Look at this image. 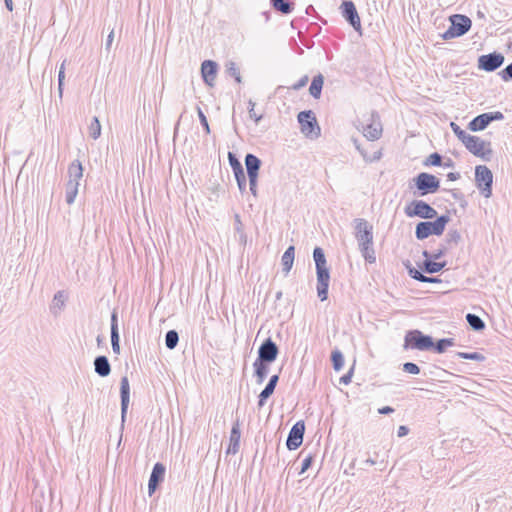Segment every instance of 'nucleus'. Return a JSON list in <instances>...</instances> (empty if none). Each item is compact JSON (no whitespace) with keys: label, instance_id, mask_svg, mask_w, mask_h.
<instances>
[{"label":"nucleus","instance_id":"7c9ffc66","mask_svg":"<svg viewBox=\"0 0 512 512\" xmlns=\"http://www.w3.org/2000/svg\"><path fill=\"white\" fill-rule=\"evenodd\" d=\"M79 183L67 181L65 188V201L68 205H72L78 194Z\"/></svg>","mask_w":512,"mask_h":512},{"label":"nucleus","instance_id":"49530a36","mask_svg":"<svg viewBox=\"0 0 512 512\" xmlns=\"http://www.w3.org/2000/svg\"><path fill=\"white\" fill-rule=\"evenodd\" d=\"M228 160H229V164L232 168V171L242 167L241 162L238 160V158L236 157V155L234 153H232V152L228 153Z\"/></svg>","mask_w":512,"mask_h":512},{"label":"nucleus","instance_id":"aec40b11","mask_svg":"<svg viewBox=\"0 0 512 512\" xmlns=\"http://www.w3.org/2000/svg\"><path fill=\"white\" fill-rule=\"evenodd\" d=\"M279 381V375H272L266 384L265 388L260 392L258 396V406H264L266 400L274 393L276 385Z\"/></svg>","mask_w":512,"mask_h":512},{"label":"nucleus","instance_id":"72a5a7b5","mask_svg":"<svg viewBox=\"0 0 512 512\" xmlns=\"http://www.w3.org/2000/svg\"><path fill=\"white\" fill-rule=\"evenodd\" d=\"M331 362L335 371H340L344 366V356L339 349H334L331 353Z\"/></svg>","mask_w":512,"mask_h":512},{"label":"nucleus","instance_id":"9d476101","mask_svg":"<svg viewBox=\"0 0 512 512\" xmlns=\"http://www.w3.org/2000/svg\"><path fill=\"white\" fill-rule=\"evenodd\" d=\"M408 217H419L422 219H433L437 217V211L423 200H413L404 209Z\"/></svg>","mask_w":512,"mask_h":512},{"label":"nucleus","instance_id":"c9c22d12","mask_svg":"<svg viewBox=\"0 0 512 512\" xmlns=\"http://www.w3.org/2000/svg\"><path fill=\"white\" fill-rule=\"evenodd\" d=\"M89 136L96 140L101 136V124L98 117H93L89 127H88Z\"/></svg>","mask_w":512,"mask_h":512},{"label":"nucleus","instance_id":"680f3d73","mask_svg":"<svg viewBox=\"0 0 512 512\" xmlns=\"http://www.w3.org/2000/svg\"><path fill=\"white\" fill-rule=\"evenodd\" d=\"M447 250V247H443L432 253L433 260H438L441 257L444 256L445 252Z\"/></svg>","mask_w":512,"mask_h":512},{"label":"nucleus","instance_id":"f3484780","mask_svg":"<svg viewBox=\"0 0 512 512\" xmlns=\"http://www.w3.org/2000/svg\"><path fill=\"white\" fill-rule=\"evenodd\" d=\"M218 71V65L215 61L205 60L201 64V74L206 85L213 87Z\"/></svg>","mask_w":512,"mask_h":512},{"label":"nucleus","instance_id":"f8f14e48","mask_svg":"<svg viewBox=\"0 0 512 512\" xmlns=\"http://www.w3.org/2000/svg\"><path fill=\"white\" fill-rule=\"evenodd\" d=\"M278 354L279 348L276 343L271 338H267L258 349L257 360L272 363L277 359Z\"/></svg>","mask_w":512,"mask_h":512},{"label":"nucleus","instance_id":"e433bc0d","mask_svg":"<svg viewBox=\"0 0 512 512\" xmlns=\"http://www.w3.org/2000/svg\"><path fill=\"white\" fill-rule=\"evenodd\" d=\"M179 342V335L176 330H169L165 335V345L168 349H174Z\"/></svg>","mask_w":512,"mask_h":512},{"label":"nucleus","instance_id":"052dcab7","mask_svg":"<svg viewBox=\"0 0 512 512\" xmlns=\"http://www.w3.org/2000/svg\"><path fill=\"white\" fill-rule=\"evenodd\" d=\"M114 40V30H111L109 35L107 36L106 43H105V50L110 51V48L112 46Z\"/></svg>","mask_w":512,"mask_h":512},{"label":"nucleus","instance_id":"0e129e2a","mask_svg":"<svg viewBox=\"0 0 512 512\" xmlns=\"http://www.w3.org/2000/svg\"><path fill=\"white\" fill-rule=\"evenodd\" d=\"M409 432V429L408 427L404 426V425H401L399 428H398V432H397V435L398 437H404L408 434Z\"/></svg>","mask_w":512,"mask_h":512},{"label":"nucleus","instance_id":"bf43d9fd","mask_svg":"<svg viewBox=\"0 0 512 512\" xmlns=\"http://www.w3.org/2000/svg\"><path fill=\"white\" fill-rule=\"evenodd\" d=\"M353 143L355 145V148L357 149V151L361 154V156L364 158V160L366 161L367 160V152L361 147L360 143L358 142L357 139H353Z\"/></svg>","mask_w":512,"mask_h":512},{"label":"nucleus","instance_id":"423d86ee","mask_svg":"<svg viewBox=\"0 0 512 512\" xmlns=\"http://www.w3.org/2000/svg\"><path fill=\"white\" fill-rule=\"evenodd\" d=\"M298 122L301 132L310 139H316L320 136L321 129L318 125L315 114L311 110L301 111L298 114Z\"/></svg>","mask_w":512,"mask_h":512},{"label":"nucleus","instance_id":"a211bd4d","mask_svg":"<svg viewBox=\"0 0 512 512\" xmlns=\"http://www.w3.org/2000/svg\"><path fill=\"white\" fill-rule=\"evenodd\" d=\"M120 398H121V421L122 425L125 422L128 406L130 402V386L129 380L123 376L120 381Z\"/></svg>","mask_w":512,"mask_h":512},{"label":"nucleus","instance_id":"864d4df0","mask_svg":"<svg viewBox=\"0 0 512 512\" xmlns=\"http://www.w3.org/2000/svg\"><path fill=\"white\" fill-rule=\"evenodd\" d=\"M488 119L490 120V123L493 121H499L504 119V115L500 111L495 112H487Z\"/></svg>","mask_w":512,"mask_h":512},{"label":"nucleus","instance_id":"ea45409f","mask_svg":"<svg viewBox=\"0 0 512 512\" xmlns=\"http://www.w3.org/2000/svg\"><path fill=\"white\" fill-rule=\"evenodd\" d=\"M226 72L228 73V75H230L231 77H234V79L236 80V82L240 83L241 82V75H240V71H239V68L236 66V64L234 62H229L227 65H226Z\"/></svg>","mask_w":512,"mask_h":512},{"label":"nucleus","instance_id":"cd10ccee","mask_svg":"<svg viewBox=\"0 0 512 512\" xmlns=\"http://www.w3.org/2000/svg\"><path fill=\"white\" fill-rule=\"evenodd\" d=\"M323 84H324V77L322 74L319 73L318 75L313 77L310 87H309V93L313 98H315V99L320 98Z\"/></svg>","mask_w":512,"mask_h":512},{"label":"nucleus","instance_id":"4be33fe9","mask_svg":"<svg viewBox=\"0 0 512 512\" xmlns=\"http://www.w3.org/2000/svg\"><path fill=\"white\" fill-rule=\"evenodd\" d=\"M94 370L100 377H107L111 373V365L106 356L100 355L94 359Z\"/></svg>","mask_w":512,"mask_h":512},{"label":"nucleus","instance_id":"338daca9","mask_svg":"<svg viewBox=\"0 0 512 512\" xmlns=\"http://www.w3.org/2000/svg\"><path fill=\"white\" fill-rule=\"evenodd\" d=\"M447 178L449 181H456L460 178V174L458 172H450L447 174Z\"/></svg>","mask_w":512,"mask_h":512},{"label":"nucleus","instance_id":"58836bf2","mask_svg":"<svg viewBox=\"0 0 512 512\" xmlns=\"http://www.w3.org/2000/svg\"><path fill=\"white\" fill-rule=\"evenodd\" d=\"M442 159L443 158L439 153L434 152L426 158V160L424 161V165L425 166H441Z\"/></svg>","mask_w":512,"mask_h":512},{"label":"nucleus","instance_id":"9b49d317","mask_svg":"<svg viewBox=\"0 0 512 512\" xmlns=\"http://www.w3.org/2000/svg\"><path fill=\"white\" fill-rule=\"evenodd\" d=\"M504 60L503 54L498 52L481 55L478 58V68L486 72H493L503 65Z\"/></svg>","mask_w":512,"mask_h":512},{"label":"nucleus","instance_id":"69168bd1","mask_svg":"<svg viewBox=\"0 0 512 512\" xmlns=\"http://www.w3.org/2000/svg\"><path fill=\"white\" fill-rule=\"evenodd\" d=\"M381 156H382L381 151H377V152L374 153L373 157L369 158L367 156V160L366 161L367 162H375V161L380 160Z\"/></svg>","mask_w":512,"mask_h":512},{"label":"nucleus","instance_id":"393cba45","mask_svg":"<svg viewBox=\"0 0 512 512\" xmlns=\"http://www.w3.org/2000/svg\"><path fill=\"white\" fill-rule=\"evenodd\" d=\"M490 124L487 113H482L474 117L468 124V129L477 132L484 130Z\"/></svg>","mask_w":512,"mask_h":512},{"label":"nucleus","instance_id":"f03ea898","mask_svg":"<svg viewBox=\"0 0 512 512\" xmlns=\"http://www.w3.org/2000/svg\"><path fill=\"white\" fill-rule=\"evenodd\" d=\"M313 259L316 266L317 275V295L321 301L328 298V289L330 283V271L327 266L326 257L321 247H315L313 250Z\"/></svg>","mask_w":512,"mask_h":512},{"label":"nucleus","instance_id":"2eb2a0df","mask_svg":"<svg viewBox=\"0 0 512 512\" xmlns=\"http://www.w3.org/2000/svg\"><path fill=\"white\" fill-rule=\"evenodd\" d=\"M363 135L370 141L378 140L382 135V124L377 112L371 113V122L363 126Z\"/></svg>","mask_w":512,"mask_h":512},{"label":"nucleus","instance_id":"6e6552de","mask_svg":"<svg viewBox=\"0 0 512 512\" xmlns=\"http://www.w3.org/2000/svg\"><path fill=\"white\" fill-rule=\"evenodd\" d=\"M413 182L420 196L436 193L440 188V180L426 172L419 173Z\"/></svg>","mask_w":512,"mask_h":512},{"label":"nucleus","instance_id":"0eeeda50","mask_svg":"<svg viewBox=\"0 0 512 512\" xmlns=\"http://www.w3.org/2000/svg\"><path fill=\"white\" fill-rule=\"evenodd\" d=\"M464 146L470 153L486 161L490 160L493 153L489 141L482 140L480 137L471 134L467 141H464Z\"/></svg>","mask_w":512,"mask_h":512},{"label":"nucleus","instance_id":"de8ad7c7","mask_svg":"<svg viewBox=\"0 0 512 512\" xmlns=\"http://www.w3.org/2000/svg\"><path fill=\"white\" fill-rule=\"evenodd\" d=\"M313 455L309 454L307 455L304 460L302 461V465H301V470H300V474H303L304 472H306L312 465L313 463Z\"/></svg>","mask_w":512,"mask_h":512},{"label":"nucleus","instance_id":"473e14b6","mask_svg":"<svg viewBox=\"0 0 512 512\" xmlns=\"http://www.w3.org/2000/svg\"><path fill=\"white\" fill-rule=\"evenodd\" d=\"M462 237L460 232L457 229H450L445 238V242L447 244V249L452 248L453 246H457L461 241Z\"/></svg>","mask_w":512,"mask_h":512},{"label":"nucleus","instance_id":"4468645a","mask_svg":"<svg viewBox=\"0 0 512 512\" xmlns=\"http://www.w3.org/2000/svg\"><path fill=\"white\" fill-rule=\"evenodd\" d=\"M305 425L303 421H298L289 431L286 446L289 450H296L303 442Z\"/></svg>","mask_w":512,"mask_h":512},{"label":"nucleus","instance_id":"37998d69","mask_svg":"<svg viewBox=\"0 0 512 512\" xmlns=\"http://www.w3.org/2000/svg\"><path fill=\"white\" fill-rule=\"evenodd\" d=\"M402 369L404 372L417 375L420 373V367L413 362H406L403 364Z\"/></svg>","mask_w":512,"mask_h":512},{"label":"nucleus","instance_id":"3c124183","mask_svg":"<svg viewBox=\"0 0 512 512\" xmlns=\"http://www.w3.org/2000/svg\"><path fill=\"white\" fill-rule=\"evenodd\" d=\"M113 333L119 334L118 331V314L117 311L114 310L111 314V335Z\"/></svg>","mask_w":512,"mask_h":512},{"label":"nucleus","instance_id":"a18cd8bd","mask_svg":"<svg viewBox=\"0 0 512 512\" xmlns=\"http://www.w3.org/2000/svg\"><path fill=\"white\" fill-rule=\"evenodd\" d=\"M197 113H198V117H199L202 127L204 128L205 132L207 134H209L211 132L209 123H208L207 117L205 116V114L203 113V111L201 110L200 107H197Z\"/></svg>","mask_w":512,"mask_h":512},{"label":"nucleus","instance_id":"39448f33","mask_svg":"<svg viewBox=\"0 0 512 512\" xmlns=\"http://www.w3.org/2000/svg\"><path fill=\"white\" fill-rule=\"evenodd\" d=\"M434 346L433 338L420 330H410L404 338V349H416L420 351L431 350Z\"/></svg>","mask_w":512,"mask_h":512},{"label":"nucleus","instance_id":"8fccbe9b","mask_svg":"<svg viewBox=\"0 0 512 512\" xmlns=\"http://www.w3.org/2000/svg\"><path fill=\"white\" fill-rule=\"evenodd\" d=\"M249 178V189H250V192L251 194L254 196V197H257V181H258V176H248Z\"/></svg>","mask_w":512,"mask_h":512},{"label":"nucleus","instance_id":"412c9836","mask_svg":"<svg viewBox=\"0 0 512 512\" xmlns=\"http://www.w3.org/2000/svg\"><path fill=\"white\" fill-rule=\"evenodd\" d=\"M405 267L407 268L409 276L414 280H417V281L423 282V283H440L441 282V280L437 277L425 276L418 269L413 267L409 261L407 263H405Z\"/></svg>","mask_w":512,"mask_h":512},{"label":"nucleus","instance_id":"603ef678","mask_svg":"<svg viewBox=\"0 0 512 512\" xmlns=\"http://www.w3.org/2000/svg\"><path fill=\"white\" fill-rule=\"evenodd\" d=\"M353 372L354 367H351L350 370L340 378V383L344 385L350 384L352 381Z\"/></svg>","mask_w":512,"mask_h":512},{"label":"nucleus","instance_id":"79ce46f5","mask_svg":"<svg viewBox=\"0 0 512 512\" xmlns=\"http://www.w3.org/2000/svg\"><path fill=\"white\" fill-rule=\"evenodd\" d=\"M65 61L61 64L58 72V92L59 97L62 98L63 95V85H64V79H65Z\"/></svg>","mask_w":512,"mask_h":512},{"label":"nucleus","instance_id":"20e7f679","mask_svg":"<svg viewBox=\"0 0 512 512\" xmlns=\"http://www.w3.org/2000/svg\"><path fill=\"white\" fill-rule=\"evenodd\" d=\"M450 27L441 35L442 39L450 40L466 34L471 26V19L462 14H453L449 17Z\"/></svg>","mask_w":512,"mask_h":512},{"label":"nucleus","instance_id":"1a4fd4ad","mask_svg":"<svg viewBox=\"0 0 512 512\" xmlns=\"http://www.w3.org/2000/svg\"><path fill=\"white\" fill-rule=\"evenodd\" d=\"M475 182L485 198L492 195L493 174L487 166L478 165L475 167Z\"/></svg>","mask_w":512,"mask_h":512},{"label":"nucleus","instance_id":"f257e3e1","mask_svg":"<svg viewBox=\"0 0 512 512\" xmlns=\"http://www.w3.org/2000/svg\"><path fill=\"white\" fill-rule=\"evenodd\" d=\"M354 235L358 242L359 250L366 262H376L375 250L373 247V227L365 219L354 220Z\"/></svg>","mask_w":512,"mask_h":512},{"label":"nucleus","instance_id":"6e6d98bb","mask_svg":"<svg viewBox=\"0 0 512 512\" xmlns=\"http://www.w3.org/2000/svg\"><path fill=\"white\" fill-rule=\"evenodd\" d=\"M308 80H309L308 76L304 75L302 78H300V80L297 83L293 84L291 88L293 90H299V89L303 88L304 86H306V84L308 83Z\"/></svg>","mask_w":512,"mask_h":512},{"label":"nucleus","instance_id":"b1692460","mask_svg":"<svg viewBox=\"0 0 512 512\" xmlns=\"http://www.w3.org/2000/svg\"><path fill=\"white\" fill-rule=\"evenodd\" d=\"M269 364H270V362H264V361H260L257 359L254 361V363H253L254 375L256 377L257 384H262L264 382V380L266 379L268 372H269V368H268Z\"/></svg>","mask_w":512,"mask_h":512},{"label":"nucleus","instance_id":"f704fd0d","mask_svg":"<svg viewBox=\"0 0 512 512\" xmlns=\"http://www.w3.org/2000/svg\"><path fill=\"white\" fill-rule=\"evenodd\" d=\"M454 345H455V342H454L453 338H442V339H439L436 343H434V346L432 347V349L435 352L441 354V353L445 352L447 347H451Z\"/></svg>","mask_w":512,"mask_h":512},{"label":"nucleus","instance_id":"c85d7f7f","mask_svg":"<svg viewBox=\"0 0 512 512\" xmlns=\"http://www.w3.org/2000/svg\"><path fill=\"white\" fill-rule=\"evenodd\" d=\"M274 10L287 15L294 10V3L289 0H270Z\"/></svg>","mask_w":512,"mask_h":512},{"label":"nucleus","instance_id":"774afa93","mask_svg":"<svg viewBox=\"0 0 512 512\" xmlns=\"http://www.w3.org/2000/svg\"><path fill=\"white\" fill-rule=\"evenodd\" d=\"M380 414H390L394 412V409L390 406H384L378 410Z\"/></svg>","mask_w":512,"mask_h":512},{"label":"nucleus","instance_id":"4d7b16f0","mask_svg":"<svg viewBox=\"0 0 512 512\" xmlns=\"http://www.w3.org/2000/svg\"><path fill=\"white\" fill-rule=\"evenodd\" d=\"M233 173H234V177L236 179V182H240L241 183V180L246 179L243 166L238 168V169L233 170Z\"/></svg>","mask_w":512,"mask_h":512},{"label":"nucleus","instance_id":"13d9d810","mask_svg":"<svg viewBox=\"0 0 512 512\" xmlns=\"http://www.w3.org/2000/svg\"><path fill=\"white\" fill-rule=\"evenodd\" d=\"M234 220H235V230H236V232L242 233L243 232V224H242V221L240 219V215L239 214H235L234 215Z\"/></svg>","mask_w":512,"mask_h":512},{"label":"nucleus","instance_id":"e2e57ef3","mask_svg":"<svg viewBox=\"0 0 512 512\" xmlns=\"http://www.w3.org/2000/svg\"><path fill=\"white\" fill-rule=\"evenodd\" d=\"M249 117L255 121L256 124L260 122L262 119V115H257L254 111V109H249Z\"/></svg>","mask_w":512,"mask_h":512},{"label":"nucleus","instance_id":"dca6fc26","mask_svg":"<svg viewBox=\"0 0 512 512\" xmlns=\"http://www.w3.org/2000/svg\"><path fill=\"white\" fill-rule=\"evenodd\" d=\"M165 471L166 468L162 463L158 462L153 466L148 482V493L150 496L156 491L159 484L164 480Z\"/></svg>","mask_w":512,"mask_h":512},{"label":"nucleus","instance_id":"7ed1b4c3","mask_svg":"<svg viewBox=\"0 0 512 512\" xmlns=\"http://www.w3.org/2000/svg\"><path fill=\"white\" fill-rule=\"evenodd\" d=\"M450 217L447 214L436 217L434 221H422L416 225L415 236L418 240H424L430 235L440 236L443 234Z\"/></svg>","mask_w":512,"mask_h":512},{"label":"nucleus","instance_id":"c756f323","mask_svg":"<svg viewBox=\"0 0 512 512\" xmlns=\"http://www.w3.org/2000/svg\"><path fill=\"white\" fill-rule=\"evenodd\" d=\"M446 265V262H436L435 260H424L420 268L428 274H434L441 271Z\"/></svg>","mask_w":512,"mask_h":512},{"label":"nucleus","instance_id":"c03bdc74","mask_svg":"<svg viewBox=\"0 0 512 512\" xmlns=\"http://www.w3.org/2000/svg\"><path fill=\"white\" fill-rule=\"evenodd\" d=\"M501 79L505 82L512 80V62L499 72Z\"/></svg>","mask_w":512,"mask_h":512},{"label":"nucleus","instance_id":"a19ab883","mask_svg":"<svg viewBox=\"0 0 512 512\" xmlns=\"http://www.w3.org/2000/svg\"><path fill=\"white\" fill-rule=\"evenodd\" d=\"M453 133L457 136V138L464 144V141H467V138L470 136L466 131L460 128L456 123L451 122L450 124Z\"/></svg>","mask_w":512,"mask_h":512},{"label":"nucleus","instance_id":"a878e982","mask_svg":"<svg viewBox=\"0 0 512 512\" xmlns=\"http://www.w3.org/2000/svg\"><path fill=\"white\" fill-rule=\"evenodd\" d=\"M295 257V247L289 246L281 258L282 270L287 275L292 269Z\"/></svg>","mask_w":512,"mask_h":512},{"label":"nucleus","instance_id":"2f4dec72","mask_svg":"<svg viewBox=\"0 0 512 512\" xmlns=\"http://www.w3.org/2000/svg\"><path fill=\"white\" fill-rule=\"evenodd\" d=\"M466 321L474 331H482L485 328L484 321L476 314L468 313Z\"/></svg>","mask_w":512,"mask_h":512},{"label":"nucleus","instance_id":"5fc2aeb1","mask_svg":"<svg viewBox=\"0 0 512 512\" xmlns=\"http://www.w3.org/2000/svg\"><path fill=\"white\" fill-rule=\"evenodd\" d=\"M450 193H451L452 197H453L455 200L463 202V203L461 204V206H462V207H464V206L467 204V202H466V201H465V199H464L463 194H462L460 191H458V190H456V189H453V190H450Z\"/></svg>","mask_w":512,"mask_h":512},{"label":"nucleus","instance_id":"bb28decb","mask_svg":"<svg viewBox=\"0 0 512 512\" xmlns=\"http://www.w3.org/2000/svg\"><path fill=\"white\" fill-rule=\"evenodd\" d=\"M68 181L78 182L83 177V166L79 160L73 161L68 167Z\"/></svg>","mask_w":512,"mask_h":512},{"label":"nucleus","instance_id":"ddd939ff","mask_svg":"<svg viewBox=\"0 0 512 512\" xmlns=\"http://www.w3.org/2000/svg\"><path fill=\"white\" fill-rule=\"evenodd\" d=\"M341 13L344 19L356 30H361V21L358 15L355 4L352 1H343L341 6Z\"/></svg>","mask_w":512,"mask_h":512},{"label":"nucleus","instance_id":"4c0bfd02","mask_svg":"<svg viewBox=\"0 0 512 512\" xmlns=\"http://www.w3.org/2000/svg\"><path fill=\"white\" fill-rule=\"evenodd\" d=\"M457 356L461 359L474 360L478 362H482L485 360V356L478 352H458Z\"/></svg>","mask_w":512,"mask_h":512},{"label":"nucleus","instance_id":"09e8293b","mask_svg":"<svg viewBox=\"0 0 512 512\" xmlns=\"http://www.w3.org/2000/svg\"><path fill=\"white\" fill-rule=\"evenodd\" d=\"M111 345L112 350L114 353L119 354L120 353V337L119 334L113 333L111 335Z\"/></svg>","mask_w":512,"mask_h":512},{"label":"nucleus","instance_id":"6ab92c4d","mask_svg":"<svg viewBox=\"0 0 512 512\" xmlns=\"http://www.w3.org/2000/svg\"><path fill=\"white\" fill-rule=\"evenodd\" d=\"M240 438H241L240 424H239V421L237 420L233 424L231 432H230L229 446L226 451L227 454H236L239 451Z\"/></svg>","mask_w":512,"mask_h":512},{"label":"nucleus","instance_id":"5701e85b","mask_svg":"<svg viewBox=\"0 0 512 512\" xmlns=\"http://www.w3.org/2000/svg\"><path fill=\"white\" fill-rule=\"evenodd\" d=\"M247 176H258L261 167V160L254 154L248 153L245 156Z\"/></svg>","mask_w":512,"mask_h":512}]
</instances>
